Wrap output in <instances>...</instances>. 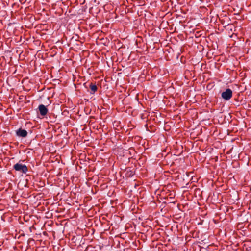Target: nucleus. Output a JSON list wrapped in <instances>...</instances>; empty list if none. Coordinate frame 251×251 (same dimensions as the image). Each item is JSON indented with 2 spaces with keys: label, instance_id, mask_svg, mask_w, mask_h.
I'll return each instance as SVG.
<instances>
[{
  "label": "nucleus",
  "instance_id": "39448f33",
  "mask_svg": "<svg viewBox=\"0 0 251 251\" xmlns=\"http://www.w3.org/2000/svg\"><path fill=\"white\" fill-rule=\"evenodd\" d=\"M89 87L91 89V91L90 92V93L92 94H94L95 92H96L98 90V88L96 85L92 83H90Z\"/></svg>",
  "mask_w": 251,
  "mask_h": 251
},
{
  "label": "nucleus",
  "instance_id": "20e7f679",
  "mask_svg": "<svg viewBox=\"0 0 251 251\" xmlns=\"http://www.w3.org/2000/svg\"><path fill=\"white\" fill-rule=\"evenodd\" d=\"M16 133L17 136L21 137H25L27 135V132L22 128H19L16 130Z\"/></svg>",
  "mask_w": 251,
  "mask_h": 251
},
{
  "label": "nucleus",
  "instance_id": "f03ea898",
  "mask_svg": "<svg viewBox=\"0 0 251 251\" xmlns=\"http://www.w3.org/2000/svg\"><path fill=\"white\" fill-rule=\"evenodd\" d=\"M232 91L229 89H226L225 91H224L221 94L222 98L226 100H229L232 97Z\"/></svg>",
  "mask_w": 251,
  "mask_h": 251
},
{
  "label": "nucleus",
  "instance_id": "7ed1b4c3",
  "mask_svg": "<svg viewBox=\"0 0 251 251\" xmlns=\"http://www.w3.org/2000/svg\"><path fill=\"white\" fill-rule=\"evenodd\" d=\"M38 110L40 115L42 116L46 115L48 112V108L43 104H40L39 105Z\"/></svg>",
  "mask_w": 251,
  "mask_h": 251
},
{
  "label": "nucleus",
  "instance_id": "f257e3e1",
  "mask_svg": "<svg viewBox=\"0 0 251 251\" xmlns=\"http://www.w3.org/2000/svg\"><path fill=\"white\" fill-rule=\"evenodd\" d=\"M13 168L17 171L20 172V173H22L23 174H26L28 171V169L27 166L25 164H22L19 163L15 164Z\"/></svg>",
  "mask_w": 251,
  "mask_h": 251
}]
</instances>
